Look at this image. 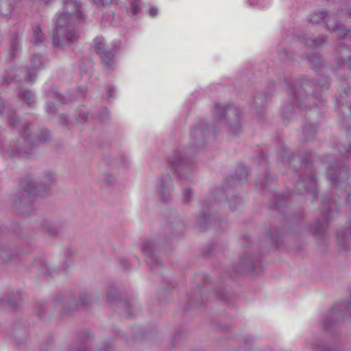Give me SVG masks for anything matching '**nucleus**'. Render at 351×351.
Listing matches in <instances>:
<instances>
[{
	"label": "nucleus",
	"instance_id": "12",
	"mask_svg": "<svg viewBox=\"0 0 351 351\" xmlns=\"http://www.w3.org/2000/svg\"><path fill=\"white\" fill-rule=\"evenodd\" d=\"M40 60L39 57H38V56H35L34 57V64L36 66H37V65H38V64H40Z\"/></svg>",
	"mask_w": 351,
	"mask_h": 351
},
{
	"label": "nucleus",
	"instance_id": "6",
	"mask_svg": "<svg viewBox=\"0 0 351 351\" xmlns=\"http://www.w3.org/2000/svg\"><path fill=\"white\" fill-rule=\"evenodd\" d=\"M131 7H132V12L134 15H136L139 12V5H138V1L137 0H135L134 1L132 2L131 3Z\"/></svg>",
	"mask_w": 351,
	"mask_h": 351
},
{
	"label": "nucleus",
	"instance_id": "3",
	"mask_svg": "<svg viewBox=\"0 0 351 351\" xmlns=\"http://www.w3.org/2000/svg\"><path fill=\"white\" fill-rule=\"evenodd\" d=\"M32 42L34 45H38V43L43 42V33L39 26L36 27L33 30V38L32 39Z\"/></svg>",
	"mask_w": 351,
	"mask_h": 351
},
{
	"label": "nucleus",
	"instance_id": "4",
	"mask_svg": "<svg viewBox=\"0 0 351 351\" xmlns=\"http://www.w3.org/2000/svg\"><path fill=\"white\" fill-rule=\"evenodd\" d=\"M22 186L24 187V189L29 193L33 194L34 193V184L32 180L29 179H25L23 180Z\"/></svg>",
	"mask_w": 351,
	"mask_h": 351
},
{
	"label": "nucleus",
	"instance_id": "15",
	"mask_svg": "<svg viewBox=\"0 0 351 351\" xmlns=\"http://www.w3.org/2000/svg\"><path fill=\"white\" fill-rule=\"evenodd\" d=\"M187 192L189 193V195H191V191L190 190H187Z\"/></svg>",
	"mask_w": 351,
	"mask_h": 351
},
{
	"label": "nucleus",
	"instance_id": "8",
	"mask_svg": "<svg viewBox=\"0 0 351 351\" xmlns=\"http://www.w3.org/2000/svg\"><path fill=\"white\" fill-rule=\"evenodd\" d=\"M316 15L322 19V21H325L327 17V14L324 12L318 11Z\"/></svg>",
	"mask_w": 351,
	"mask_h": 351
},
{
	"label": "nucleus",
	"instance_id": "10",
	"mask_svg": "<svg viewBox=\"0 0 351 351\" xmlns=\"http://www.w3.org/2000/svg\"><path fill=\"white\" fill-rule=\"evenodd\" d=\"M93 2L99 5H104L107 3V0H93Z\"/></svg>",
	"mask_w": 351,
	"mask_h": 351
},
{
	"label": "nucleus",
	"instance_id": "1",
	"mask_svg": "<svg viewBox=\"0 0 351 351\" xmlns=\"http://www.w3.org/2000/svg\"><path fill=\"white\" fill-rule=\"evenodd\" d=\"M66 12H64L56 20V34L57 38L53 35L52 40L54 45L59 44V39L64 36L69 42H73L78 38L73 25L80 23L82 21V14L80 11V4L75 0H64V2Z\"/></svg>",
	"mask_w": 351,
	"mask_h": 351
},
{
	"label": "nucleus",
	"instance_id": "13",
	"mask_svg": "<svg viewBox=\"0 0 351 351\" xmlns=\"http://www.w3.org/2000/svg\"><path fill=\"white\" fill-rule=\"evenodd\" d=\"M83 119H84V121H87L88 114H86Z\"/></svg>",
	"mask_w": 351,
	"mask_h": 351
},
{
	"label": "nucleus",
	"instance_id": "9",
	"mask_svg": "<svg viewBox=\"0 0 351 351\" xmlns=\"http://www.w3.org/2000/svg\"><path fill=\"white\" fill-rule=\"evenodd\" d=\"M158 13V10L156 8H152L149 10V14L151 16H155Z\"/></svg>",
	"mask_w": 351,
	"mask_h": 351
},
{
	"label": "nucleus",
	"instance_id": "7",
	"mask_svg": "<svg viewBox=\"0 0 351 351\" xmlns=\"http://www.w3.org/2000/svg\"><path fill=\"white\" fill-rule=\"evenodd\" d=\"M326 27L331 31H335L338 28V24L335 21H329L328 23H326Z\"/></svg>",
	"mask_w": 351,
	"mask_h": 351
},
{
	"label": "nucleus",
	"instance_id": "14",
	"mask_svg": "<svg viewBox=\"0 0 351 351\" xmlns=\"http://www.w3.org/2000/svg\"><path fill=\"white\" fill-rule=\"evenodd\" d=\"M12 8V5L11 4H9V10H10Z\"/></svg>",
	"mask_w": 351,
	"mask_h": 351
},
{
	"label": "nucleus",
	"instance_id": "2",
	"mask_svg": "<svg viewBox=\"0 0 351 351\" xmlns=\"http://www.w3.org/2000/svg\"><path fill=\"white\" fill-rule=\"evenodd\" d=\"M91 47L100 56L104 64L108 67L112 66L114 54L118 51L119 46H113L110 49L109 47H106L104 38L98 36L93 40Z\"/></svg>",
	"mask_w": 351,
	"mask_h": 351
},
{
	"label": "nucleus",
	"instance_id": "11",
	"mask_svg": "<svg viewBox=\"0 0 351 351\" xmlns=\"http://www.w3.org/2000/svg\"><path fill=\"white\" fill-rule=\"evenodd\" d=\"M21 136L24 138L25 143L27 144L29 143V140H28V134H27V131L24 130L21 133Z\"/></svg>",
	"mask_w": 351,
	"mask_h": 351
},
{
	"label": "nucleus",
	"instance_id": "5",
	"mask_svg": "<svg viewBox=\"0 0 351 351\" xmlns=\"http://www.w3.org/2000/svg\"><path fill=\"white\" fill-rule=\"evenodd\" d=\"M21 98L25 100L28 104H32L33 101V95L29 91H26L21 95Z\"/></svg>",
	"mask_w": 351,
	"mask_h": 351
}]
</instances>
